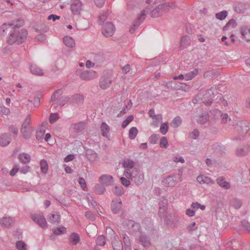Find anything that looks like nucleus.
<instances>
[{
	"instance_id": "1",
	"label": "nucleus",
	"mask_w": 250,
	"mask_h": 250,
	"mask_svg": "<svg viewBox=\"0 0 250 250\" xmlns=\"http://www.w3.org/2000/svg\"><path fill=\"white\" fill-rule=\"evenodd\" d=\"M27 31L24 29L21 30L13 29L7 39V42L9 44L15 43L21 44L26 40L27 36Z\"/></svg>"
},
{
	"instance_id": "2",
	"label": "nucleus",
	"mask_w": 250,
	"mask_h": 250,
	"mask_svg": "<svg viewBox=\"0 0 250 250\" xmlns=\"http://www.w3.org/2000/svg\"><path fill=\"white\" fill-rule=\"evenodd\" d=\"M123 175L128 179L133 180L137 186L141 185L144 180L143 172L138 167L133 168L131 171L125 169Z\"/></svg>"
},
{
	"instance_id": "3",
	"label": "nucleus",
	"mask_w": 250,
	"mask_h": 250,
	"mask_svg": "<svg viewBox=\"0 0 250 250\" xmlns=\"http://www.w3.org/2000/svg\"><path fill=\"white\" fill-rule=\"evenodd\" d=\"M174 7V3H162L151 10L149 14L152 18H158L167 13L170 8L173 9Z\"/></svg>"
},
{
	"instance_id": "4",
	"label": "nucleus",
	"mask_w": 250,
	"mask_h": 250,
	"mask_svg": "<svg viewBox=\"0 0 250 250\" xmlns=\"http://www.w3.org/2000/svg\"><path fill=\"white\" fill-rule=\"evenodd\" d=\"M69 99L68 96L62 95V91L60 89L56 90L52 94L50 102L53 104H56L62 107L69 101Z\"/></svg>"
},
{
	"instance_id": "5",
	"label": "nucleus",
	"mask_w": 250,
	"mask_h": 250,
	"mask_svg": "<svg viewBox=\"0 0 250 250\" xmlns=\"http://www.w3.org/2000/svg\"><path fill=\"white\" fill-rule=\"evenodd\" d=\"M114 76L111 72H104L99 80V86L102 89H106L111 85L114 81Z\"/></svg>"
},
{
	"instance_id": "6",
	"label": "nucleus",
	"mask_w": 250,
	"mask_h": 250,
	"mask_svg": "<svg viewBox=\"0 0 250 250\" xmlns=\"http://www.w3.org/2000/svg\"><path fill=\"white\" fill-rule=\"evenodd\" d=\"M31 115H28L23 123L21 129V132L23 137L25 139H29L31 137L32 133L34 129L30 125Z\"/></svg>"
},
{
	"instance_id": "7",
	"label": "nucleus",
	"mask_w": 250,
	"mask_h": 250,
	"mask_svg": "<svg viewBox=\"0 0 250 250\" xmlns=\"http://www.w3.org/2000/svg\"><path fill=\"white\" fill-rule=\"evenodd\" d=\"M182 181L181 174H173L167 176L162 181L163 185L166 187H173Z\"/></svg>"
},
{
	"instance_id": "8",
	"label": "nucleus",
	"mask_w": 250,
	"mask_h": 250,
	"mask_svg": "<svg viewBox=\"0 0 250 250\" xmlns=\"http://www.w3.org/2000/svg\"><path fill=\"white\" fill-rule=\"evenodd\" d=\"M31 218L34 222L40 226L42 229L47 228V224L45 218L42 214H33Z\"/></svg>"
},
{
	"instance_id": "9",
	"label": "nucleus",
	"mask_w": 250,
	"mask_h": 250,
	"mask_svg": "<svg viewBox=\"0 0 250 250\" xmlns=\"http://www.w3.org/2000/svg\"><path fill=\"white\" fill-rule=\"evenodd\" d=\"M115 31V26L112 22H106L102 29L103 34L106 37L112 36Z\"/></svg>"
},
{
	"instance_id": "10",
	"label": "nucleus",
	"mask_w": 250,
	"mask_h": 250,
	"mask_svg": "<svg viewBox=\"0 0 250 250\" xmlns=\"http://www.w3.org/2000/svg\"><path fill=\"white\" fill-rule=\"evenodd\" d=\"M235 128L241 134L245 135L250 129V123L245 121H241L236 125Z\"/></svg>"
},
{
	"instance_id": "11",
	"label": "nucleus",
	"mask_w": 250,
	"mask_h": 250,
	"mask_svg": "<svg viewBox=\"0 0 250 250\" xmlns=\"http://www.w3.org/2000/svg\"><path fill=\"white\" fill-rule=\"evenodd\" d=\"M146 10L141 11V14L137 17L136 21L133 24V26L130 29L129 31L131 33H133L139 25L144 21L146 18Z\"/></svg>"
},
{
	"instance_id": "12",
	"label": "nucleus",
	"mask_w": 250,
	"mask_h": 250,
	"mask_svg": "<svg viewBox=\"0 0 250 250\" xmlns=\"http://www.w3.org/2000/svg\"><path fill=\"white\" fill-rule=\"evenodd\" d=\"M146 10L141 11V14L137 17L136 21L133 24V26L130 29L129 31L131 33H133L139 25L144 21L146 18Z\"/></svg>"
},
{
	"instance_id": "13",
	"label": "nucleus",
	"mask_w": 250,
	"mask_h": 250,
	"mask_svg": "<svg viewBox=\"0 0 250 250\" xmlns=\"http://www.w3.org/2000/svg\"><path fill=\"white\" fill-rule=\"evenodd\" d=\"M146 10L141 11V14L137 17L136 21L133 24V26L130 29L129 31L131 33H133L139 25L144 21L146 18Z\"/></svg>"
},
{
	"instance_id": "14",
	"label": "nucleus",
	"mask_w": 250,
	"mask_h": 250,
	"mask_svg": "<svg viewBox=\"0 0 250 250\" xmlns=\"http://www.w3.org/2000/svg\"><path fill=\"white\" fill-rule=\"evenodd\" d=\"M70 9L73 15H79L82 10V3L80 0H74L71 4Z\"/></svg>"
},
{
	"instance_id": "15",
	"label": "nucleus",
	"mask_w": 250,
	"mask_h": 250,
	"mask_svg": "<svg viewBox=\"0 0 250 250\" xmlns=\"http://www.w3.org/2000/svg\"><path fill=\"white\" fill-rule=\"evenodd\" d=\"M217 89L216 87H211L210 89H209L206 94L204 95V97H208V95H210V93L212 94L211 97L209 98L208 101H204L203 102L208 105H210L213 101V98L214 97L215 95L217 94Z\"/></svg>"
},
{
	"instance_id": "16",
	"label": "nucleus",
	"mask_w": 250,
	"mask_h": 250,
	"mask_svg": "<svg viewBox=\"0 0 250 250\" xmlns=\"http://www.w3.org/2000/svg\"><path fill=\"white\" fill-rule=\"evenodd\" d=\"M122 207V202L120 198L116 199L112 201L111 208L115 214L118 213Z\"/></svg>"
},
{
	"instance_id": "17",
	"label": "nucleus",
	"mask_w": 250,
	"mask_h": 250,
	"mask_svg": "<svg viewBox=\"0 0 250 250\" xmlns=\"http://www.w3.org/2000/svg\"><path fill=\"white\" fill-rule=\"evenodd\" d=\"M167 200L161 201L159 203V209L158 211V215L161 218H166V208H167Z\"/></svg>"
},
{
	"instance_id": "18",
	"label": "nucleus",
	"mask_w": 250,
	"mask_h": 250,
	"mask_svg": "<svg viewBox=\"0 0 250 250\" xmlns=\"http://www.w3.org/2000/svg\"><path fill=\"white\" fill-rule=\"evenodd\" d=\"M96 73L94 71H85L80 74V78L83 80L89 81L95 78Z\"/></svg>"
},
{
	"instance_id": "19",
	"label": "nucleus",
	"mask_w": 250,
	"mask_h": 250,
	"mask_svg": "<svg viewBox=\"0 0 250 250\" xmlns=\"http://www.w3.org/2000/svg\"><path fill=\"white\" fill-rule=\"evenodd\" d=\"M47 219L52 224H59L61 222V215L57 212L51 213L48 215Z\"/></svg>"
},
{
	"instance_id": "20",
	"label": "nucleus",
	"mask_w": 250,
	"mask_h": 250,
	"mask_svg": "<svg viewBox=\"0 0 250 250\" xmlns=\"http://www.w3.org/2000/svg\"><path fill=\"white\" fill-rule=\"evenodd\" d=\"M113 250H123V244L117 236H114L112 240Z\"/></svg>"
},
{
	"instance_id": "21",
	"label": "nucleus",
	"mask_w": 250,
	"mask_h": 250,
	"mask_svg": "<svg viewBox=\"0 0 250 250\" xmlns=\"http://www.w3.org/2000/svg\"><path fill=\"white\" fill-rule=\"evenodd\" d=\"M250 150V146L248 144L237 148L236 154L238 156H244L247 155Z\"/></svg>"
},
{
	"instance_id": "22",
	"label": "nucleus",
	"mask_w": 250,
	"mask_h": 250,
	"mask_svg": "<svg viewBox=\"0 0 250 250\" xmlns=\"http://www.w3.org/2000/svg\"><path fill=\"white\" fill-rule=\"evenodd\" d=\"M15 222V220L11 217H3L0 221V224L2 226L6 228L11 227Z\"/></svg>"
},
{
	"instance_id": "23",
	"label": "nucleus",
	"mask_w": 250,
	"mask_h": 250,
	"mask_svg": "<svg viewBox=\"0 0 250 250\" xmlns=\"http://www.w3.org/2000/svg\"><path fill=\"white\" fill-rule=\"evenodd\" d=\"M216 182L220 187L224 189H229L230 188V184L225 181V178L223 176L217 178Z\"/></svg>"
},
{
	"instance_id": "24",
	"label": "nucleus",
	"mask_w": 250,
	"mask_h": 250,
	"mask_svg": "<svg viewBox=\"0 0 250 250\" xmlns=\"http://www.w3.org/2000/svg\"><path fill=\"white\" fill-rule=\"evenodd\" d=\"M139 241L141 245L145 248H147L151 245L149 238L145 234H142L139 238Z\"/></svg>"
},
{
	"instance_id": "25",
	"label": "nucleus",
	"mask_w": 250,
	"mask_h": 250,
	"mask_svg": "<svg viewBox=\"0 0 250 250\" xmlns=\"http://www.w3.org/2000/svg\"><path fill=\"white\" fill-rule=\"evenodd\" d=\"M113 177L110 175H103L99 178V182L106 186L110 185L112 182Z\"/></svg>"
},
{
	"instance_id": "26",
	"label": "nucleus",
	"mask_w": 250,
	"mask_h": 250,
	"mask_svg": "<svg viewBox=\"0 0 250 250\" xmlns=\"http://www.w3.org/2000/svg\"><path fill=\"white\" fill-rule=\"evenodd\" d=\"M123 166L125 168V169H129L130 171L135 168V163L134 162L130 159H125L123 161Z\"/></svg>"
},
{
	"instance_id": "27",
	"label": "nucleus",
	"mask_w": 250,
	"mask_h": 250,
	"mask_svg": "<svg viewBox=\"0 0 250 250\" xmlns=\"http://www.w3.org/2000/svg\"><path fill=\"white\" fill-rule=\"evenodd\" d=\"M11 142L10 135L7 133H4L0 137V145L3 146H7Z\"/></svg>"
},
{
	"instance_id": "28",
	"label": "nucleus",
	"mask_w": 250,
	"mask_h": 250,
	"mask_svg": "<svg viewBox=\"0 0 250 250\" xmlns=\"http://www.w3.org/2000/svg\"><path fill=\"white\" fill-rule=\"evenodd\" d=\"M102 135L105 137H108L110 127L105 122H102L100 125Z\"/></svg>"
},
{
	"instance_id": "29",
	"label": "nucleus",
	"mask_w": 250,
	"mask_h": 250,
	"mask_svg": "<svg viewBox=\"0 0 250 250\" xmlns=\"http://www.w3.org/2000/svg\"><path fill=\"white\" fill-rule=\"evenodd\" d=\"M219 75V72L215 70H211L206 71L204 74V77L206 79H214L218 77Z\"/></svg>"
},
{
	"instance_id": "30",
	"label": "nucleus",
	"mask_w": 250,
	"mask_h": 250,
	"mask_svg": "<svg viewBox=\"0 0 250 250\" xmlns=\"http://www.w3.org/2000/svg\"><path fill=\"white\" fill-rule=\"evenodd\" d=\"M197 181L200 184H213L211 179L205 175H200L197 177Z\"/></svg>"
},
{
	"instance_id": "31",
	"label": "nucleus",
	"mask_w": 250,
	"mask_h": 250,
	"mask_svg": "<svg viewBox=\"0 0 250 250\" xmlns=\"http://www.w3.org/2000/svg\"><path fill=\"white\" fill-rule=\"evenodd\" d=\"M241 34L247 42H249L250 39H247V36L250 35V29L247 26H242L240 28Z\"/></svg>"
},
{
	"instance_id": "32",
	"label": "nucleus",
	"mask_w": 250,
	"mask_h": 250,
	"mask_svg": "<svg viewBox=\"0 0 250 250\" xmlns=\"http://www.w3.org/2000/svg\"><path fill=\"white\" fill-rule=\"evenodd\" d=\"M30 71L31 73L36 75L42 76L43 75V72L42 69L36 65L32 64L30 65Z\"/></svg>"
},
{
	"instance_id": "33",
	"label": "nucleus",
	"mask_w": 250,
	"mask_h": 250,
	"mask_svg": "<svg viewBox=\"0 0 250 250\" xmlns=\"http://www.w3.org/2000/svg\"><path fill=\"white\" fill-rule=\"evenodd\" d=\"M73 129L76 133H79L82 131L85 126V124L83 122H80L73 125Z\"/></svg>"
},
{
	"instance_id": "34",
	"label": "nucleus",
	"mask_w": 250,
	"mask_h": 250,
	"mask_svg": "<svg viewBox=\"0 0 250 250\" xmlns=\"http://www.w3.org/2000/svg\"><path fill=\"white\" fill-rule=\"evenodd\" d=\"M199 70L198 69L195 68L192 71L187 73L185 74V79L187 81H189L195 78L198 74Z\"/></svg>"
},
{
	"instance_id": "35",
	"label": "nucleus",
	"mask_w": 250,
	"mask_h": 250,
	"mask_svg": "<svg viewBox=\"0 0 250 250\" xmlns=\"http://www.w3.org/2000/svg\"><path fill=\"white\" fill-rule=\"evenodd\" d=\"M69 98V101H70L72 103H82L83 100V95L80 94H75Z\"/></svg>"
},
{
	"instance_id": "36",
	"label": "nucleus",
	"mask_w": 250,
	"mask_h": 250,
	"mask_svg": "<svg viewBox=\"0 0 250 250\" xmlns=\"http://www.w3.org/2000/svg\"><path fill=\"white\" fill-rule=\"evenodd\" d=\"M52 231L54 234L60 235L65 233L66 232V229L64 226H61L59 227L53 228Z\"/></svg>"
},
{
	"instance_id": "37",
	"label": "nucleus",
	"mask_w": 250,
	"mask_h": 250,
	"mask_svg": "<svg viewBox=\"0 0 250 250\" xmlns=\"http://www.w3.org/2000/svg\"><path fill=\"white\" fill-rule=\"evenodd\" d=\"M19 160L23 164L28 163L31 160L30 156L26 153H21L19 156Z\"/></svg>"
},
{
	"instance_id": "38",
	"label": "nucleus",
	"mask_w": 250,
	"mask_h": 250,
	"mask_svg": "<svg viewBox=\"0 0 250 250\" xmlns=\"http://www.w3.org/2000/svg\"><path fill=\"white\" fill-rule=\"evenodd\" d=\"M63 41L64 43L68 47H73L75 44L74 40L69 36L64 37Z\"/></svg>"
},
{
	"instance_id": "39",
	"label": "nucleus",
	"mask_w": 250,
	"mask_h": 250,
	"mask_svg": "<svg viewBox=\"0 0 250 250\" xmlns=\"http://www.w3.org/2000/svg\"><path fill=\"white\" fill-rule=\"evenodd\" d=\"M190 42V38L188 36L183 37L181 40L180 48L181 49L185 48Z\"/></svg>"
},
{
	"instance_id": "40",
	"label": "nucleus",
	"mask_w": 250,
	"mask_h": 250,
	"mask_svg": "<svg viewBox=\"0 0 250 250\" xmlns=\"http://www.w3.org/2000/svg\"><path fill=\"white\" fill-rule=\"evenodd\" d=\"M70 240L72 245H76L80 241V236L78 234L73 232L70 235Z\"/></svg>"
},
{
	"instance_id": "41",
	"label": "nucleus",
	"mask_w": 250,
	"mask_h": 250,
	"mask_svg": "<svg viewBox=\"0 0 250 250\" xmlns=\"http://www.w3.org/2000/svg\"><path fill=\"white\" fill-rule=\"evenodd\" d=\"M40 167L42 172L44 174H46L48 170V166L45 160L42 159L41 161Z\"/></svg>"
},
{
	"instance_id": "42",
	"label": "nucleus",
	"mask_w": 250,
	"mask_h": 250,
	"mask_svg": "<svg viewBox=\"0 0 250 250\" xmlns=\"http://www.w3.org/2000/svg\"><path fill=\"white\" fill-rule=\"evenodd\" d=\"M209 116L207 113L203 114L198 117L197 123L201 125H204L208 120Z\"/></svg>"
},
{
	"instance_id": "43",
	"label": "nucleus",
	"mask_w": 250,
	"mask_h": 250,
	"mask_svg": "<svg viewBox=\"0 0 250 250\" xmlns=\"http://www.w3.org/2000/svg\"><path fill=\"white\" fill-rule=\"evenodd\" d=\"M94 191L98 194H103L104 193L105 188L103 185L97 184L94 187Z\"/></svg>"
},
{
	"instance_id": "44",
	"label": "nucleus",
	"mask_w": 250,
	"mask_h": 250,
	"mask_svg": "<svg viewBox=\"0 0 250 250\" xmlns=\"http://www.w3.org/2000/svg\"><path fill=\"white\" fill-rule=\"evenodd\" d=\"M182 124V119L181 118L178 116L175 117L171 123V126L174 128H176Z\"/></svg>"
},
{
	"instance_id": "45",
	"label": "nucleus",
	"mask_w": 250,
	"mask_h": 250,
	"mask_svg": "<svg viewBox=\"0 0 250 250\" xmlns=\"http://www.w3.org/2000/svg\"><path fill=\"white\" fill-rule=\"evenodd\" d=\"M16 247L18 250H27V245L22 241H18L16 243Z\"/></svg>"
},
{
	"instance_id": "46",
	"label": "nucleus",
	"mask_w": 250,
	"mask_h": 250,
	"mask_svg": "<svg viewBox=\"0 0 250 250\" xmlns=\"http://www.w3.org/2000/svg\"><path fill=\"white\" fill-rule=\"evenodd\" d=\"M96 243L97 245L104 246L106 243L104 236L103 235L98 236L96 240Z\"/></svg>"
},
{
	"instance_id": "47",
	"label": "nucleus",
	"mask_w": 250,
	"mask_h": 250,
	"mask_svg": "<svg viewBox=\"0 0 250 250\" xmlns=\"http://www.w3.org/2000/svg\"><path fill=\"white\" fill-rule=\"evenodd\" d=\"M86 158L90 161H94L97 157V154L92 150H87L86 152Z\"/></svg>"
},
{
	"instance_id": "48",
	"label": "nucleus",
	"mask_w": 250,
	"mask_h": 250,
	"mask_svg": "<svg viewBox=\"0 0 250 250\" xmlns=\"http://www.w3.org/2000/svg\"><path fill=\"white\" fill-rule=\"evenodd\" d=\"M232 207L235 209H238L242 206V202L240 200L238 199H233L230 202Z\"/></svg>"
},
{
	"instance_id": "49",
	"label": "nucleus",
	"mask_w": 250,
	"mask_h": 250,
	"mask_svg": "<svg viewBox=\"0 0 250 250\" xmlns=\"http://www.w3.org/2000/svg\"><path fill=\"white\" fill-rule=\"evenodd\" d=\"M138 132V129L136 127H131L129 130V138L131 140L134 139Z\"/></svg>"
},
{
	"instance_id": "50",
	"label": "nucleus",
	"mask_w": 250,
	"mask_h": 250,
	"mask_svg": "<svg viewBox=\"0 0 250 250\" xmlns=\"http://www.w3.org/2000/svg\"><path fill=\"white\" fill-rule=\"evenodd\" d=\"M112 191L115 195L118 196H121L124 193V190L122 186H115Z\"/></svg>"
},
{
	"instance_id": "51",
	"label": "nucleus",
	"mask_w": 250,
	"mask_h": 250,
	"mask_svg": "<svg viewBox=\"0 0 250 250\" xmlns=\"http://www.w3.org/2000/svg\"><path fill=\"white\" fill-rule=\"evenodd\" d=\"M237 23L236 22V21L234 19H231L229 20L227 23L226 24V25L223 27L224 30H228L229 27L230 26H231V27L233 28H234L236 27Z\"/></svg>"
},
{
	"instance_id": "52",
	"label": "nucleus",
	"mask_w": 250,
	"mask_h": 250,
	"mask_svg": "<svg viewBox=\"0 0 250 250\" xmlns=\"http://www.w3.org/2000/svg\"><path fill=\"white\" fill-rule=\"evenodd\" d=\"M228 15L227 11L224 10L215 14V17L219 20H224Z\"/></svg>"
},
{
	"instance_id": "53",
	"label": "nucleus",
	"mask_w": 250,
	"mask_h": 250,
	"mask_svg": "<svg viewBox=\"0 0 250 250\" xmlns=\"http://www.w3.org/2000/svg\"><path fill=\"white\" fill-rule=\"evenodd\" d=\"M11 24H10V26H14L13 29L19 28V27H21L24 24V21L22 20H18L15 22H13Z\"/></svg>"
},
{
	"instance_id": "54",
	"label": "nucleus",
	"mask_w": 250,
	"mask_h": 250,
	"mask_svg": "<svg viewBox=\"0 0 250 250\" xmlns=\"http://www.w3.org/2000/svg\"><path fill=\"white\" fill-rule=\"evenodd\" d=\"M105 60V58L102 54H96L94 57V61L98 63H101Z\"/></svg>"
},
{
	"instance_id": "55",
	"label": "nucleus",
	"mask_w": 250,
	"mask_h": 250,
	"mask_svg": "<svg viewBox=\"0 0 250 250\" xmlns=\"http://www.w3.org/2000/svg\"><path fill=\"white\" fill-rule=\"evenodd\" d=\"M160 146L161 148H166L168 146V143L166 137H162L160 141Z\"/></svg>"
},
{
	"instance_id": "56",
	"label": "nucleus",
	"mask_w": 250,
	"mask_h": 250,
	"mask_svg": "<svg viewBox=\"0 0 250 250\" xmlns=\"http://www.w3.org/2000/svg\"><path fill=\"white\" fill-rule=\"evenodd\" d=\"M168 129V123L167 122H165L164 123H163L161 125L160 128V132L163 134H166Z\"/></svg>"
},
{
	"instance_id": "57",
	"label": "nucleus",
	"mask_w": 250,
	"mask_h": 250,
	"mask_svg": "<svg viewBox=\"0 0 250 250\" xmlns=\"http://www.w3.org/2000/svg\"><path fill=\"white\" fill-rule=\"evenodd\" d=\"M11 23L6 24L4 23L0 27V34L1 35H5L7 32V30L9 27H11L10 25Z\"/></svg>"
},
{
	"instance_id": "58",
	"label": "nucleus",
	"mask_w": 250,
	"mask_h": 250,
	"mask_svg": "<svg viewBox=\"0 0 250 250\" xmlns=\"http://www.w3.org/2000/svg\"><path fill=\"white\" fill-rule=\"evenodd\" d=\"M133 120L132 115L129 116L122 124V127L124 128H125L127 125Z\"/></svg>"
},
{
	"instance_id": "59",
	"label": "nucleus",
	"mask_w": 250,
	"mask_h": 250,
	"mask_svg": "<svg viewBox=\"0 0 250 250\" xmlns=\"http://www.w3.org/2000/svg\"><path fill=\"white\" fill-rule=\"evenodd\" d=\"M59 118L57 113H51L49 116V122L51 124L55 123Z\"/></svg>"
},
{
	"instance_id": "60",
	"label": "nucleus",
	"mask_w": 250,
	"mask_h": 250,
	"mask_svg": "<svg viewBox=\"0 0 250 250\" xmlns=\"http://www.w3.org/2000/svg\"><path fill=\"white\" fill-rule=\"evenodd\" d=\"M159 135L156 134H153L149 137V142L152 144H156L159 139Z\"/></svg>"
},
{
	"instance_id": "61",
	"label": "nucleus",
	"mask_w": 250,
	"mask_h": 250,
	"mask_svg": "<svg viewBox=\"0 0 250 250\" xmlns=\"http://www.w3.org/2000/svg\"><path fill=\"white\" fill-rule=\"evenodd\" d=\"M199 135V131L197 129H194L192 132L189 133V137L193 139H196Z\"/></svg>"
},
{
	"instance_id": "62",
	"label": "nucleus",
	"mask_w": 250,
	"mask_h": 250,
	"mask_svg": "<svg viewBox=\"0 0 250 250\" xmlns=\"http://www.w3.org/2000/svg\"><path fill=\"white\" fill-rule=\"evenodd\" d=\"M120 180L122 184L125 187H127L130 185V181L125 177H121Z\"/></svg>"
},
{
	"instance_id": "63",
	"label": "nucleus",
	"mask_w": 250,
	"mask_h": 250,
	"mask_svg": "<svg viewBox=\"0 0 250 250\" xmlns=\"http://www.w3.org/2000/svg\"><path fill=\"white\" fill-rule=\"evenodd\" d=\"M78 183H79L81 188L84 190L86 188V184L85 180L82 177H79Z\"/></svg>"
},
{
	"instance_id": "64",
	"label": "nucleus",
	"mask_w": 250,
	"mask_h": 250,
	"mask_svg": "<svg viewBox=\"0 0 250 250\" xmlns=\"http://www.w3.org/2000/svg\"><path fill=\"white\" fill-rule=\"evenodd\" d=\"M197 229V227L196 226V223L194 222H192L191 224H189L187 227V229L188 231H193L196 230Z\"/></svg>"
}]
</instances>
